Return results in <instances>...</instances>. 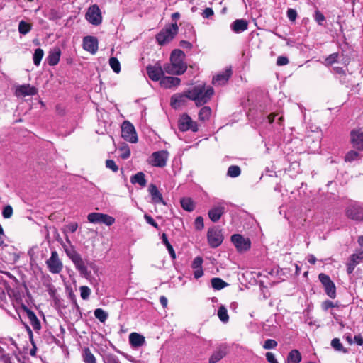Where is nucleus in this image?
<instances>
[{"label":"nucleus","mask_w":363,"mask_h":363,"mask_svg":"<svg viewBox=\"0 0 363 363\" xmlns=\"http://www.w3.org/2000/svg\"><path fill=\"white\" fill-rule=\"evenodd\" d=\"M185 57V53L182 50H174L170 55V63L164 65L165 72L175 75L184 74L187 69V65L184 62Z\"/></svg>","instance_id":"obj_1"},{"label":"nucleus","mask_w":363,"mask_h":363,"mask_svg":"<svg viewBox=\"0 0 363 363\" xmlns=\"http://www.w3.org/2000/svg\"><path fill=\"white\" fill-rule=\"evenodd\" d=\"M214 94L211 86L206 87L205 84H199L189 90V99L195 101L197 106L206 104Z\"/></svg>","instance_id":"obj_2"},{"label":"nucleus","mask_w":363,"mask_h":363,"mask_svg":"<svg viewBox=\"0 0 363 363\" xmlns=\"http://www.w3.org/2000/svg\"><path fill=\"white\" fill-rule=\"evenodd\" d=\"M179 31L178 25L174 23L163 28L157 35L156 40L160 45H164L172 41Z\"/></svg>","instance_id":"obj_3"},{"label":"nucleus","mask_w":363,"mask_h":363,"mask_svg":"<svg viewBox=\"0 0 363 363\" xmlns=\"http://www.w3.org/2000/svg\"><path fill=\"white\" fill-rule=\"evenodd\" d=\"M169 152L167 150H160L153 152L148 160V163L153 167H164L167 164Z\"/></svg>","instance_id":"obj_4"},{"label":"nucleus","mask_w":363,"mask_h":363,"mask_svg":"<svg viewBox=\"0 0 363 363\" xmlns=\"http://www.w3.org/2000/svg\"><path fill=\"white\" fill-rule=\"evenodd\" d=\"M86 19L94 26H99L102 22L101 10L98 5L94 4L89 7L86 15Z\"/></svg>","instance_id":"obj_5"},{"label":"nucleus","mask_w":363,"mask_h":363,"mask_svg":"<svg viewBox=\"0 0 363 363\" xmlns=\"http://www.w3.org/2000/svg\"><path fill=\"white\" fill-rule=\"evenodd\" d=\"M121 135L126 141L135 143L138 136L134 126L129 121H124L121 126Z\"/></svg>","instance_id":"obj_6"},{"label":"nucleus","mask_w":363,"mask_h":363,"mask_svg":"<svg viewBox=\"0 0 363 363\" xmlns=\"http://www.w3.org/2000/svg\"><path fill=\"white\" fill-rule=\"evenodd\" d=\"M46 264L49 271L52 274H59L63 268V264L55 250L51 252V256L47 259Z\"/></svg>","instance_id":"obj_7"},{"label":"nucleus","mask_w":363,"mask_h":363,"mask_svg":"<svg viewBox=\"0 0 363 363\" xmlns=\"http://www.w3.org/2000/svg\"><path fill=\"white\" fill-rule=\"evenodd\" d=\"M207 239L209 245L211 247L216 248L223 242V235L220 229L214 227L208 229L207 233Z\"/></svg>","instance_id":"obj_8"},{"label":"nucleus","mask_w":363,"mask_h":363,"mask_svg":"<svg viewBox=\"0 0 363 363\" xmlns=\"http://www.w3.org/2000/svg\"><path fill=\"white\" fill-rule=\"evenodd\" d=\"M346 216L354 220H363V206L355 203L349 205L346 209Z\"/></svg>","instance_id":"obj_9"},{"label":"nucleus","mask_w":363,"mask_h":363,"mask_svg":"<svg viewBox=\"0 0 363 363\" xmlns=\"http://www.w3.org/2000/svg\"><path fill=\"white\" fill-rule=\"evenodd\" d=\"M320 281L324 286L326 294L331 298L336 296V287L330 277L325 274H320L318 276Z\"/></svg>","instance_id":"obj_10"},{"label":"nucleus","mask_w":363,"mask_h":363,"mask_svg":"<svg viewBox=\"0 0 363 363\" xmlns=\"http://www.w3.org/2000/svg\"><path fill=\"white\" fill-rule=\"evenodd\" d=\"M179 128L181 131H187L189 130L196 132L199 130L196 122L193 121L187 114H183L179 120Z\"/></svg>","instance_id":"obj_11"},{"label":"nucleus","mask_w":363,"mask_h":363,"mask_svg":"<svg viewBox=\"0 0 363 363\" xmlns=\"http://www.w3.org/2000/svg\"><path fill=\"white\" fill-rule=\"evenodd\" d=\"M67 255L72 259V261L73 262L76 268L78 269V271L80 272V274L82 275H84V276L89 275V272L88 271V269L86 267L82 258L81 257V256L79 253L74 251L72 253L67 252Z\"/></svg>","instance_id":"obj_12"},{"label":"nucleus","mask_w":363,"mask_h":363,"mask_svg":"<svg viewBox=\"0 0 363 363\" xmlns=\"http://www.w3.org/2000/svg\"><path fill=\"white\" fill-rule=\"evenodd\" d=\"M231 241L239 252L246 251L250 248L251 242L250 240L239 234L232 235Z\"/></svg>","instance_id":"obj_13"},{"label":"nucleus","mask_w":363,"mask_h":363,"mask_svg":"<svg viewBox=\"0 0 363 363\" xmlns=\"http://www.w3.org/2000/svg\"><path fill=\"white\" fill-rule=\"evenodd\" d=\"M351 143L353 147L363 150V129L353 130L350 133Z\"/></svg>","instance_id":"obj_14"},{"label":"nucleus","mask_w":363,"mask_h":363,"mask_svg":"<svg viewBox=\"0 0 363 363\" xmlns=\"http://www.w3.org/2000/svg\"><path fill=\"white\" fill-rule=\"evenodd\" d=\"M38 93V89L30 84H23L18 86L15 91V95L19 96H31Z\"/></svg>","instance_id":"obj_15"},{"label":"nucleus","mask_w":363,"mask_h":363,"mask_svg":"<svg viewBox=\"0 0 363 363\" xmlns=\"http://www.w3.org/2000/svg\"><path fill=\"white\" fill-rule=\"evenodd\" d=\"M146 69L148 77L152 81H161L162 77H164V73L165 72L164 67L162 68L160 66L148 65L146 67Z\"/></svg>","instance_id":"obj_16"},{"label":"nucleus","mask_w":363,"mask_h":363,"mask_svg":"<svg viewBox=\"0 0 363 363\" xmlns=\"http://www.w3.org/2000/svg\"><path fill=\"white\" fill-rule=\"evenodd\" d=\"M83 48L91 54H95L98 50V40L93 36H86L83 39Z\"/></svg>","instance_id":"obj_17"},{"label":"nucleus","mask_w":363,"mask_h":363,"mask_svg":"<svg viewBox=\"0 0 363 363\" xmlns=\"http://www.w3.org/2000/svg\"><path fill=\"white\" fill-rule=\"evenodd\" d=\"M189 99V90L184 94H176L171 97V106L174 108H178L186 104Z\"/></svg>","instance_id":"obj_18"},{"label":"nucleus","mask_w":363,"mask_h":363,"mask_svg":"<svg viewBox=\"0 0 363 363\" xmlns=\"http://www.w3.org/2000/svg\"><path fill=\"white\" fill-rule=\"evenodd\" d=\"M225 208L223 203H219L218 206H213L208 211V217L211 221L216 223L220 220L221 216L224 214Z\"/></svg>","instance_id":"obj_19"},{"label":"nucleus","mask_w":363,"mask_h":363,"mask_svg":"<svg viewBox=\"0 0 363 363\" xmlns=\"http://www.w3.org/2000/svg\"><path fill=\"white\" fill-rule=\"evenodd\" d=\"M232 74L230 68L225 69L213 78V83L216 85H222L228 82Z\"/></svg>","instance_id":"obj_20"},{"label":"nucleus","mask_w":363,"mask_h":363,"mask_svg":"<svg viewBox=\"0 0 363 363\" xmlns=\"http://www.w3.org/2000/svg\"><path fill=\"white\" fill-rule=\"evenodd\" d=\"M363 259V252L359 254H352L349 262L347 264V271L348 274H352L356 267L361 260Z\"/></svg>","instance_id":"obj_21"},{"label":"nucleus","mask_w":363,"mask_h":363,"mask_svg":"<svg viewBox=\"0 0 363 363\" xmlns=\"http://www.w3.org/2000/svg\"><path fill=\"white\" fill-rule=\"evenodd\" d=\"M230 28L234 33H240L247 29L248 22L245 19H237L231 23Z\"/></svg>","instance_id":"obj_22"},{"label":"nucleus","mask_w":363,"mask_h":363,"mask_svg":"<svg viewBox=\"0 0 363 363\" xmlns=\"http://www.w3.org/2000/svg\"><path fill=\"white\" fill-rule=\"evenodd\" d=\"M60 55L61 50L58 47L52 49L47 57V62L48 65L50 66L56 65L60 61Z\"/></svg>","instance_id":"obj_23"},{"label":"nucleus","mask_w":363,"mask_h":363,"mask_svg":"<svg viewBox=\"0 0 363 363\" xmlns=\"http://www.w3.org/2000/svg\"><path fill=\"white\" fill-rule=\"evenodd\" d=\"M180 82V79L175 77H163L160 81L161 85L167 89L177 86Z\"/></svg>","instance_id":"obj_24"},{"label":"nucleus","mask_w":363,"mask_h":363,"mask_svg":"<svg viewBox=\"0 0 363 363\" xmlns=\"http://www.w3.org/2000/svg\"><path fill=\"white\" fill-rule=\"evenodd\" d=\"M148 191L151 195L152 202L155 203H162L164 204L162 195L155 184H150Z\"/></svg>","instance_id":"obj_25"},{"label":"nucleus","mask_w":363,"mask_h":363,"mask_svg":"<svg viewBox=\"0 0 363 363\" xmlns=\"http://www.w3.org/2000/svg\"><path fill=\"white\" fill-rule=\"evenodd\" d=\"M129 341L133 347H140L142 346L145 340V337L137 333H132L129 335Z\"/></svg>","instance_id":"obj_26"},{"label":"nucleus","mask_w":363,"mask_h":363,"mask_svg":"<svg viewBox=\"0 0 363 363\" xmlns=\"http://www.w3.org/2000/svg\"><path fill=\"white\" fill-rule=\"evenodd\" d=\"M28 318L30 321V325L33 326V329L35 330H40L41 328L40 323L38 319L37 316L32 311L25 308Z\"/></svg>","instance_id":"obj_27"},{"label":"nucleus","mask_w":363,"mask_h":363,"mask_svg":"<svg viewBox=\"0 0 363 363\" xmlns=\"http://www.w3.org/2000/svg\"><path fill=\"white\" fill-rule=\"evenodd\" d=\"M132 184H138L141 186L144 187L146 185V179L145 178V174L142 172H138L130 178Z\"/></svg>","instance_id":"obj_28"},{"label":"nucleus","mask_w":363,"mask_h":363,"mask_svg":"<svg viewBox=\"0 0 363 363\" xmlns=\"http://www.w3.org/2000/svg\"><path fill=\"white\" fill-rule=\"evenodd\" d=\"M226 355L225 349L219 348L216 350L209 359V363H216Z\"/></svg>","instance_id":"obj_29"},{"label":"nucleus","mask_w":363,"mask_h":363,"mask_svg":"<svg viewBox=\"0 0 363 363\" xmlns=\"http://www.w3.org/2000/svg\"><path fill=\"white\" fill-rule=\"evenodd\" d=\"M301 360V353L297 350H291L287 357L288 363H299Z\"/></svg>","instance_id":"obj_30"},{"label":"nucleus","mask_w":363,"mask_h":363,"mask_svg":"<svg viewBox=\"0 0 363 363\" xmlns=\"http://www.w3.org/2000/svg\"><path fill=\"white\" fill-rule=\"evenodd\" d=\"M211 114V109L208 106H204L201 108L199 113L200 121H205L209 119Z\"/></svg>","instance_id":"obj_31"},{"label":"nucleus","mask_w":363,"mask_h":363,"mask_svg":"<svg viewBox=\"0 0 363 363\" xmlns=\"http://www.w3.org/2000/svg\"><path fill=\"white\" fill-rule=\"evenodd\" d=\"M211 285L214 289L220 290L225 287L228 284L220 278L216 277L211 279Z\"/></svg>","instance_id":"obj_32"},{"label":"nucleus","mask_w":363,"mask_h":363,"mask_svg":"<svg viewBox=\"0 0 363 363\" xmlns=\"http://www.w3.org/2000/svg\"><path fill=\"white\" fill-rule=\"evenodd\" d=\"M182 207L188 211H191L194 208L193 201L190 198H183L180 201Z\"/></svg>","instance_id":"obj_33"},{"label":"nucleus","mask_w":363,"mask_h":363,"mask_svg":"<svg viewBox=\"0 0 363 363\" xmlns=\"http://www.w3.org/2000/svg\"><path fill=\"white\" fill-rule=\"evenodd\" d=\"M83 359L85 363H96L94 355L89 348H85L83 354Z\"/></svg>","instance_id":"obj_34"},{"label":"nucleus","mask_w":363,"mask_h":363,"mask_svg":"<svg viewBox=\"0 0 363 363\" xmlns=\"http://www.w3.org/2000/svg\"><path fill=\"white\" fill-rule=\"evenodd\" d=\"M162 242L167 247V250L169 251V253L170 254L171 257L174 259L176 258L175 252H174V250L173 249V247L172 246V245L168 241L167 236V235L165 233L162 234Z\"/></svg>","instance_id":"obj_35"},{"label":"nucleus","mask_w":363,"mask_h":363,"mask_svg":"<svg viewBox=\"0 0 363 363\" xmlns=\"http://www.w3.org/2000/svg\"><path fill=\"white\" fill-rule=\"evenodd\" d=\"M218 316L219 319L223 323H228V322L229 316H228V311L225 308V307H224L223 306L219 307V308L218 310Z\"/></svg>","instance_id":"obj_36"},{"label":"nucleus","mask_w":363,"mask_h":363,"mask_svg":"<svg viewBox=\"0 0 363 363\" xmlns=\"http://www.w3.org/2000/svg\"><path fill=\"white\" fill-rule=\"evenodd\" d=\"M331 346L338 352H342L343 353H347V350L343 347L342 344L340 342V339L334 338L331 341Z\"/></svg>","instance_id":"obj_37"},{"label":"nucleus","mask_w":363,"mask_h":363,"mask_svg":"<svg viewBox=\"0 0 363 363\" xmlns=\"http://www.w3.org/2000/svg\"><path fill=\"white\" fill-rule=\"evenodd\" d=\"M31 30V25L24 21H20L18 24V31L21 34L26 35Z\"/></svg>","instance_id":"obj_38"},{"label":"nucleus","mask_w":363,"mask_h":363,"mask_svg":"<svg viewBox=\"0 0 363 363\" xmlns=\"http://www.w3.org/2000/svg\"><path fill=\"white\" fill-rule=\"evenodd\" d=\"M102 214L101 213H91L88 214L87 219L89 222L92 223H101V220L103 218Z\"/></svg>","instance_id":"obj_39"},{"label":"nucleus","mask_w":363,"mask_h":363,"mask_svg":"<svg viewBox=\"0 0 363 363\" xmlns=\"http://www.w3.org/2000/svg\"><path fill=\"white\" fill-rule=\"evenodd\" d=\"M44 55V52L41 48H37L33 54V63L38 66Z\"/></svg>","instance_id":"obj_40"},{"label":"nucleus","mask_w":363,"mask_h":363,"mask_svg":"<svg viewBox=\"0 0 363 363\" xmlns=\"http://www.w3.org/2000/svg\"><path fill=\"white\" fill-rule=\"evenodd\" d=\"M94 313L95 317L101 323H104L108 318V313L101 308H96Z\"/></svg>","instance_id":"obj_41"},{"label":"nucleus","mask_w":363,"mask_h":363,"mask_svg":"<svg viewBox=\"0 0 363 363\" xmlns=\"http://www.w3.org/2000/svg\"><path fill=\"white\" fill-rule=\"evenodd\" d=\"M241 173L240 168L237 165H231L228 167V176L230 177H237Z\"/></svg>","instance_id":"obj_42"},{"label":"nucleus","mask_w":363,"mask_h":363,"mask_svg":"<svg viewBox=\"0 0 363 363\" xmlns=\"http://www.w3.org/2000/svg\"><path fill=\"white\" fill-rule=\"evenodd\" d=\"M120 157L123 159H128L130 156V150L129 147L124 144L119 147Z\"/></svg>","instance_id":"obj_43"},{"label":"nucleus","mask_w":363,"mask_h":363,"mask_svg":"<svg viewBox=\"0 0 363 363\" xmlns=\"http://www.w3.org/2000/svg\"><path fill=\"white\" fill-rule=\"evenodd\" d=\"M109 65L111 66V67L112 68V69L116 72V73H119L120 71H121V64L118 61V60L115 57H112L109 59Z\"/></svg>","instance_id":"obj_44"},{"label":"nucleus","mask_w":363,"mask_h":363,"mask_svg":"<svg viewBox=\"0 0 363 363\" xmlns=\"http://www.w3.org/2000/svg\"><path fill=\"white\" fill-rule=\"evenodd\" d=\"M0 363H12L11 357L9 354L4 352L2 347H0Z\"/></svg>","instance_id":"obj_45"},{"label":"nucleus","mask_w":363,"mask_h":363,"mask_svg":"<svg viewBox=\"0 0 363 363\" xmlns=\"http://www.w3.org/2000/svg\"><path fill=\"white\" fill-rule=\"evenodd\" d=\"M102 219L101 220V223H104L105 225L110 226L115 223V218L107 214H102Z\"/></svg>","instance_id":"obj_46"},{"label":"nucleus","mask_w":363,"mask_h":363,"mask_svg":"<svg viewBox=\"0 0 363 363\" xmlns=\"http://www.w3.org/2000/svg\"><path fill=\"white\" fill-rule=\"evenodd\" d=\"M359 153L356 151L351 150L347 153L345 155V161L346 162H352L354 160H356L359 158Z\"/></svg>","instance_id":"obj_47"},{"label":"nucleus","mask_w":363,"mask_h":363,"mask_svg":"<svg viewBox=\"0 0 363 363\" xmlns=\"http://www.w3.org/2000/svg\"><path fill=\"white\" fill-rule=\"evenodd\" d=\"M80 295L82 299L86 300L89 298L91 294V290L88 286H82L79 288Z\"/></svg>","instance_id":"obj_48"},{"label":"nucleus","mask_w":363,"mask_h":363,"mask_svg":"<svg viewBox=\"0 0 363 363\" xmlns=\"http://www.w3.org/2000/svg\"><path fill=\"white\" fill-rule=\"evenodd\" d=\"M13 215V208L10 205L5 206L2 211V216L4 218H10Z\"/></svg>","instance_id":"obj_49"},{"label":"nucleus","mask_w":363,"mask_h":363,"mask_svg":"<svg viewBox=\"0 0 363 363\" xmlns=\"http://www.w3.org/2000/svg\"><path fill=\"white\" fill-rule=\"evenodd\" d=\"M277 342L274 340L268 339L265 341V342L263 345V347L265 350H269V349L274 348L275 347H277Z\"/></svg>","instance_id":"obj_50"},{"label":"nucleus","mask_w":363,"mask_h":363,"mask_svg":"<svg viewBox=\"0 0 363 363\" xmlns=\"http://www.w3.org/2000/svg\"><path fill=\"white\" fill-rule=\"evenodd\" d=\"M203 258L201 257H196L193 260L191 267L193 269L202 268Z\"/></svg>","instance_id":"obj_51"},{"label":"nucleus","mask_w":363,"mask_h":363,"mask_svg":"<svg viewBox=\"0 0 363 363\" xmlns=\"http://www.w3.org/2000/svg\"><path fill=\"white\" fill-rule=\"evenodd\" d=\"M106 167L114 172H116L118 170V166L113 160H107L106 161Z\"/></svg>","instance_id":"obj_52"},{"label":"nucleus","mask_w":363,"mask_h":363,"mask_svg":"<svg viewBox=\"0 0 363 363\" xmlns=\"http://www.w3.org/2000/svg\"><path fill=\"white\" fill-rule=\"evenodd\" d=\"M338 57V53H333L330 55L326 59H325V64L327 65H330L335 62Z\"/></svg>","instance_id":"obj_53"},{"label":"nucleus","mask_w":363,"mask_h":363,"mask_svg":"<svg viewBox=\"0 0 363 363\" xmlns=\"http://www.w3.org/2000/svg\"><path fill=\"white\" fill-rule=\"evenodd\" d=\"M196 229L201 230L203 228V218L201 216H199L196 218L194 222Z\"/></svg>","instance_id":"obj_54"},{"label":"nucleus","mask_w":363,"mask_h":363,"mask_svg":"<svg viewBox=\"0 0 363 363\" xmlns=\"http://www.w3.org/2000/svg\"><path fill=\"white\" fill-rule=\"evenodd\" d=\"M287 17L291 21H294L297 17V12L294 9H288Z\"/></svg>","instance_id":"obj_55"},{"label":"nucleus","mask_w":363,"mask_h":363,"mask_svg":"<svg viewBox=\"0 0 363 363\" xmlns=\"http://www.w3.org/2000/svg\"><path fill=\"white\" fill-rule=\"evenodd\" d=\"M289 62V59L285 56H279L277 57V65L278 66L286 65Z\"/></svg>","instance_id":"obj_56"},{"label":"nucleus","mask_w":363,"mask_h":363,"mask_svg":"<svg viewBox=\"0 0 363 363\" xmlns=\"http://www.w3.org/2000/svg\"><path fill=\"white\" fill-rule=\"evenodd\" d=\"M144 218H145L146 222L148 224L151 225L152 226H153L156 229L159 228L158 224L155 221V220L150 216H148V215L145 214Z\"/></svg>","instance_id":"obj_57"},{"label":"nucleus","mask_w":363,"mask_h":363,"mask_svg":"<svg viewBox=\"0 0 363 363\" xmlns=\"http://www.w3.org/2000/svg\"><path fill=\"white\" fill-rule=\"evenodd\" d=\"M105 363H121L118 359L114 355H108L106 357Z\"/></svg>","instance_id":"obj_58"},{"label":"nucleus","mask_w":363,"mask_h":363,"mask_svg":"<svg viewBox=\"0 0 363 363\" xmlns=\"http://www.w3.org/2000/svg\"><path fill=\"white\" fill-rule=\"evenodd\" d=\"M66 229L71 233L75 232L78 228V224L75 222H72L66 225Z\"/></svg>","instance_id":"obj_59"},{"label":"nucleus","mask_w":363,"mask_h":363,"mask_svg":"<svg viewBox=\"0 0 363 363\" xmlns=\"http://www.w3.org/2000/svg\"><path fill=\"white\" fill-rule=\"evenodd\" d=\"M315 19L319 23L322 24V23L325 21V16L320 11H317L315 13Z\"/></svg>","instance_id":"obj_60"},{"label":"nucleus","mask_w":363,"mask_h":363,"mask_svg":"<svg viewBox=\"0 0 363 363\" xmlns=\"http://www.w3.org/2000/svg\"><path fill=\"white\" fill-rule=\"evenodd\" d=\"M213 11L211 8H206L203 11V18H210L211 16H212L213 15Z\"/></svg>","instance_id":"obj_61"},{"label":"nucleus","mask_w":363,"mask_h":363,"mask_svg":"<svg viewBox=\"0 0 363 363\" xmlns=\"http://www.w3.org/2000/svg\"><path fill=\"white\" fill-rule=\"evenodd\" d=\"M321 306H322L323 310L327 311L330 308H333L334 304L332 301L327 300L322 303Z\"/></svg>","instance_id":"obj_62"},{"label":"nucleus","mask_w":363,"mask_h":363,"mask_svg":"<svg viewBox=\"0 0 363 363\" xmlns=\"http://www.w3.org/2000/svg\"><path fill=\"white\" fill-rule=\"evenodd\" d=\"M266 358L269 363H279L272 352H267Z\"/></svg>","instance_id":"obj_63"},{"label":"nucleus","mask_w":363,"mask_h":363,"mask_svg":"<svg viewBox=\"0 0 363 363\" xmlns=\"http://www.w3.org/2000/svg\"><path fill=\"white\" fill-rule=\"evenodd\" d=\"M179 45L182 48L184 49H191L192 48V44L186 40H181L179 43Z\"/></svg>","instance_id":"obj_64"}]
</instances>
